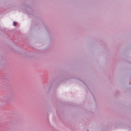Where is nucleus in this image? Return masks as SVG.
<instances>
[{
  "instance_id": "f257e3e1",
  "label": "nucleus",
  "mask_w": 131,
  "mask_h": 131,
  "mask_svg": "<svg viewBox=\"0 0 131 131\" xmlns=\"http://www.w3.org/2000/svg\"><path fill=\"white\" fill-rule=\"evenodd\" d=\"M13 24L14 26H15L17 25V23L16 22H13Z\"/></svg>"
},
{
  "instance_id": "f03ea898",
  "label": "nucleus",
  "mask_w": 131,
  "mask_h": 131,
  "mask_svg": "<svg viewBox=\"0 0 131 131\" xmlns=\"http://www.w3.org/2000/svg\"><path fill=\"white\" fill-rule=\"evenodd\" d=\"M87 131H89V130H87Z\"/></svg>"
}]
</instances>
